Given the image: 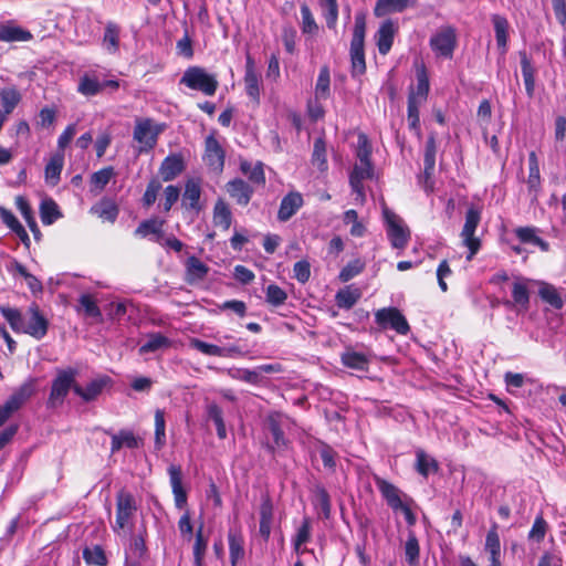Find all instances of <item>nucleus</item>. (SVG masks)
I'll list each match as a JSON object with an SVG mask.
<instances>
[{
  "instance_id": "58836bf2",
  "label": "nucleus",
  "mask_w": 566,
  "mask_h": 566,
  "mask_svg": "<svg viewBox=\"0 0 566 566\" xmlns=\"http://www.w3.org/2000/svg\"><path fill=\"white\" fill-rule=\"evenodd\" d=\"M438 470L439 463L436 459L428 455L422 449L416 451V471L420 475L428 478L430 473H436Z\"/></svg>"
},
{
  "instance_id": "f03ea898",
  "label": "nucleus",
  "mask_w": 566,
  "mask_h": 566,
  "mask_svg": "<svg viewBox=\"0 0 566 566\" xmlns=\"http://www.w3.org/2000/svg\"><path fill=\"white\" fill-rule=\"evenodd\" d=\"M365 35H366V14L358 12L355 15V25L353 30V38L350 41V62L352 75L359 76L366 72L365 62Z\"/></svg>"
},
{
  "instance_id": "6ab92c4d",
  "label": "nucleus",
  "mask_w": 566,
  "mask_h": 566,
  "mask_svg": "<svg viewBox=\"0 0 566 566\" xmlns=\"http://www.w3.org/2000/svg\"><path fill=\"white\" fill-rule=\"evenodd\" d=\"M186 168L181 154H170L160 164L159 175L164 181H171L177 178Z\"/></svg>"
},
{
  "instance_id": "e433bc0d",
  "label": "nucleus",
  "mask_w": 566,
  "mask_h": 566,
  "mask_svg": "<svg viewBox=\"0 0 566 566\" xmlns=\"http://www.w3.org/2000/svg\"><path fill=\"white\" fill-rule=\"evenodd\" d=\"M520 57L526 94L528 97H533L535 91V69L532 65V62L528 59L526 52H520Z\"/></svg>"
},
{
  "instance_id": "37998d69",
  "label": "nucleus",
  "mask_w": 566,
  "mask_h": 566,
  "mask_svg": "<svg viewBox=\"0 0 566 566\" xmlns=\"http://www.w3.org/2000/svg\"><path fill=\"white\" fill-rule=\"evenodd\" d=\"M360 297L361 292L359 289H352L350 286H346L336 293L335 301L339 308L350 310Z\"/></svg>"
},
{
  "instance_id": "864d4df0",
  "label": "nucleus",
  "mask_w": 566,
  "mask_h": 566,
  "mask_svg": "<svg viewBox=\"0 0 566 566\" xmlns=\"http://www.w3.org/2000/svg\"><path fill=\"white\" fill-rule=\"evenodd\" d=\"M40 217L43 224L50 226L55 222L61 217L56 202L52 199L42 200Z\"/></svg>"
},
{
  "instance_id": "bb28decb",
  "label": "nucleus",
  "mask_w": 566,
  "mask_h": 566,
  "mask_svg": "<svg viewBox=\"0 0 566 566\" xmlns=\"http://www.w3.org/2000/svg\"><path fill=\"white\" fill-rule=\"evenodd\" d=\"M397 31V27L391 20H386L380 24L376 33L377 48L381 55H386L394 43V38Z\"/></svg>"
},
{
  "instance_id": "412c9836",
  "label": "nucleus",
  "mask_w": 566,
  "mask_h": 566,
  "mask_svg": "<svg viewBox=\"0 0 566 566\" xmlns=\"http://www.w3.org/2000/svg\"><path fill=\"white\" fill-rule=\"evenodd\" d=\"M170 485L174 494L175 505L177 509L182 510L187 505V492L182 486V472L181 468L171 464L168 468Z\"/></svg>"
},
{
  "instance_id": "de8ad7c7",
  "label": "nucleus",
  "mask_w": 566,
  "mask_h": 566,
  "mask_svg": "<svg viewBox=\"0 0 566 566\" xmlns=\"http://www.w3.org/2000/svg\"><path fill=\"white\" fill-rule=\"evenodd\" d=\"M92 212L105 221L114 222L118 216V207L109 199H102L92 208Z\"/></svg>"
},
{
  "instance_id": "0e129e2a",
  "label": "nucleus",
  "mask_w": 566,
  "mask_h": 566,
  "mask_svg": "<svg viewBox=\"0 0 566 566\" xmlns=\"http://www.w3.org/2000/svg\"><path fill=\"white\" fill-rule=\"evenodd\" d=\"M485 551L490 556H501V542L497 532V524L494 523L485 537Z\"/></svg>"
},
{
  "instance_id": "473e14b6",
  "label": "nucleus",
  "mask_w": 566,
  "mask_h": 566,
  "mask_svg": "<svg viewBox=\"0 0 566 566\" xmlns=\"http://www.w3.org/2000/svg\"><path fill=\"white\" fill-rule=\"evenodd\" d=\"M517 239L522 243L533 244L538 247L542 251L549 250V244L537 235L538 229L535 227H518L514 230Z\"/></svg>"
},
{
  "instance_id": "4be33fe9",
  "label": "nucleus",
  "mask_w": 566,
  "mask_h": 566,
  "mask_svg": "<svg viewBox=\"0 0 566 566\" xmlns=\"http://www.w3.org/2000/svg\"><path fill=\"white\" fill-rule=\"evenodd\" d=\"M147 557V546L143 535H133L129 547L126 549L125 566H140Z\"/></svg>"
},
{
  "instance_id": "774afa93",
  "label": "nucleus",
  "mask_w": 566,
  "mask_h": 566,
  "mask_svg": "<svg viewBox=\"0 0 566 566\" xmlns=\"http://www.w3.org/2000/svg\"><path fill=\"white\" fill-rule=\"evenodd\" d=\"M528 166H530V175L527 179V185L530 188V191L537 192L541 178H539V169L537 164V158L534 151L530 154L528 157Z\"/></svg>"
},
{
  "instance_id": "cd10ccee",
  "label": "nucleus",
  "mask_w": 566,
  "mask_h": 566,
  "mask_svg": "<svg viewBox=\"0 0 566 566\" xmlns=\"http://www.w3.org/2000/svg\"><path fill=\"white\" fill-rule=\"evenodd\" d=\"M244 84L247 95L255 103H260V80L259 75L253 69V60L250 55L247 56Z\"/></svg>"
},
{
  "instance_id": "6e6d98bb",
  "label": "nucleus",
  "mask_w": 566,
  "mask_h": 566,
  "mask_svg": "<svg viewBox=\"0 0 566 566\" xmlns=\"http://www.w3.org/2000/svg\"><path fill=\"white\" fill-rule=\"evenodd\" d=\"M77 91L85 96H94L103 91V84L97 77L85 74L80 78Z\"/></svg>"
},
{
  "instance_id": "4d7b16f0",
  "label": "nucleus",
  "mask_w": 566,
  "mask_h": 566,
  "mask_svg": "<svg viewBox=\"0 0 566 566\" xmlns=\"http://www.w3.org/2000/svg\"><path fill=\"white\" fill-rule=\"evenodd\" d=\"M436 155H437L436 136L433 134H431L426 142L424 154H423V167H426L427 175H429L430 172H434Z\"/></svg>"
},
{
  "instance_id": "c756f323",
  "label": "nucleus",
  "mask_w": 566,
  "mask_h": 566,
  "mask_svg": "<svg viewBox=\"0 0 566 566\" xmlns=\"http://www.w3.org/2000/svg\"><path fill=\"white\" fill-rule=\"evenodd\" d=\"M416 6L417 0H377L374 13L376 17H382L391 12H402Z\"/></svg>"
},
{
  "instance_id": "bf43d9fd",
  "label": "nucleus",
  "mask_w": 566,
  "mask_h": 566,
  "mask_svg": "<svg viewBox=\"0 0 566 566\" xmlns=\"http://www.w3.org/2000/svg\"><path fill=\"white\" fill-rule=\"evenodd\" d=\"M321 8L324 10V18L328 29L336 28L338 20V4L337 0H318Z\"/></svg>"
},
{
  "instance_id": "72a5a7b5",
  "label": "nucleus",
  "mask_w": 566,
  "mask_h": 566,
  "mask_svg": "<svg viewBox=\"0 0 566 566\" xmlns=\"http://www.w3.org/2000/svg\"><path fill=\"white\" fill-rule=\"evenodd\" d=\"M512 297L513 303L511 301H506L504 304L506 306H512L513 304L520 306L522 310H527L530 305V291L526 284V280L517 279L513 283L512 287Z\"/></svg>"
},
{
  "instance_id": "9b49d317",
  "label": "nucleus",
  "mask_w": 566,
  "mask_h": 566,
  "mask_svg": "<svg viewBox=\"0 0 566 566\" xmlns=\"http://www.w3.org/2000/svg\"><path fill=\"white\" fill-rule=\"evenodd\" d=\"M290 418L282 412H271L264 420V429L269 431L273 438V444L270 449H283L287 446V439L284 434V428L287 426Z\"/></svg>"
},
{
  "instance_id": "c03bdc74",
  "label": "nucleus",
  "mask_w": 566,
  "mask_h": 566,
  "mask_svg": "<svg viewBox=\"0 0 566 566\" xmlns=\"http://www.w3.org/2000/svg\"><path fill=\"white\" fill-rule=\"evenodd\" d=\"M17 207L20 210L23 219L25 220L28 227L30 228L31 232L33 233L35 240H40L41 238V231L38 227V223L34 219L33 211L29 205V202L21 196L17 197L15 200Z\"/></svg>"
},
{
  "instance_id": "e2e57ef3",
  "label": "nucleus",
  "mask_w": 566,
  "mask_h": 566,
  "mask_svg": "<svg viewBox=\"0 0 566 566\" xmlns=\"http://www.w3.org/2000/svg\"><path fill=\"white\" fill-rule=\"evenodd\" d=\"M317 451L323 461L324 467L331 472H335L337 452L326 442L319 441Z\"/></svg>"
},
{
  "instance_id": "39448f33",
  "label": "nucleus",
  "mask_w": 566,
  "mask_h": 566,
  "mask_svg": "<svg viewBox=\"0 0 566 566\" xmlns=\"http://www.w3.org/2000/svg\"><path fill=\"white\" fill-rule=\"evenodd\" d=\"M481 221V211L479 208L471 206L465 213V222L461 231L463 244L469 249L467 260L471 261L481 248V240L474 235L475 230Z\"/></svg>"
},
{
  "instance_id": "2eb2a0df",
  "label": "nucleus",
  "mask_w": 566,
  "mask_h": 566,
  "mask_svg": "<svg viewBox=\"0 0 566 566\" xmlns=\"http://www.w3.org/2000/svg\"><path fill=\"white\" fill-rule=\"evenodd\" d=\"M36 382V378H29L11 394L6 401L11 410L18 411L35 394Z\"/></svg>"
},
{
  "instance_id": "a18cd8bd",
  "label": "nucleus",
  "mask_w": 566,
  "mask_h": 566,
  "mask_svg": "<svg viewBox=\"0 0 566 566\" xmlns=\"http://www.w3.org/2000/svg\"><path fill=\"white\" fill-rule=\"evenodd\" d=\"M63 155L53 156L44 169L45 181L51 186H56L63 168Z\"/></svg>"
},
{
  "instance_id": "7c9ffc66",
  "label": "nucleus",
  "mask_w": 566,
  "mask_h": 566,
  "mask_svg": "<svg viewBox=\"0 0 566 566\" xmlns=\"http://www.w3.org/2000/svg\"><path fill=\"white\" fill-rule=\"evenodd\" d=\"M0 218L2 222L29 248L30 238L24 227L19 222L15 216L8 209L0 207Z\"/></svg>"
},
{
  "instance_id": "9d476101",
  "label": "nucleus",
  "mask_w": 566,
  "mask_h": 566,
  "mask_svg": "<svg viewBox=\"0 0 566 566\" xmlns=\"http://www.w3.org/2000/svg\"><path fill=\"white\" fill-rule=\"evenodd\" d=\"M205 164L213 171L221 172L226 161V150L216 138V130H212L205 138V153L202 156Z\"/></svg>"
},
{
  "instance_id": "6e6552de",
  "label": "nucleus",
  "mask_w": 566,
  "mask_h": 566,
  "mask_svg": "<svg viewBox=\"0 0 566 566\" xmlns=\"http://www.w3.org/2000/svg\"><path fill=\"white\" fill-rule=\"evenodd\" d=\"M375 322L381 329L391 328L400 335H406L410 326L397 307H384L375 313Z\"/></svg>"
},
{
  "instance_id": "f257e3e1",
  "label": "nucleus",
  "mask_w": 566,
  "mask_h": 566,
  "mask_svg": "<svg viewBox=\"0 0 566 566\" xmlns=\"http://www.w3.org/2000/svg\"><path fill=\"white\" fill-rule=\"evenodd\" d=\"M77 375L78 370L73 367L56 369L46 400L48 408L55 409L64 403L70 390L72 389L74 391V387L77 386Z\"/></svg>"
},
{
  "instance_id": "69168bd1",
  "label": "nucleus",
  "mask_w": 566,
  "mask_h": 566,
  "mask_svg": "<svg viewBox=\"0 0 566 566\" xmlns=\"http://www.w3.org/2000/svg\"><path fill=\"white\" fill-rule=\"evenodd\" d=\"M287 298L286 292L276 284L268 285L265 290V301L273 306H281Z\"/></svg>"
},
{
  "instance_id": "f704fd0d",
  "label": "nucleus",
  "mask_w": 566,
  "mask_h": 566,
  "mask_svg": "<svg viewBox=\"0 0 566 566\" xmlns=\"http://www.w3.org/2000/svg\"><path fill=\"white\" fill-rule=\"evenodd\" d=\"M231 566H237L244 557V539L240 532L230 531L228 534Z\"/></svg>"
},
{
  "instance_id": "423d86ee",
  "label": "nucleus",
  "mask_w": 566,
  "mask_h": 566,
  "mask_svg": "<svg viewBox=\"0 0 566 566\" xmlns=\"http://www.w3.org/2000/svg\"><path fill=\"white\" fill-rule=\"evenodd\" d=\"M137 512V503L135 496L122 489L116 494V518L113 531L119 534L120 530L128 526L130 520Z\"/></svg>"
},
{
  "instance_id": "13d9d810",
  "label": "nucleus",
  "mask_w": 566,
  "mask_h": 566,
  "mask_svg": "<svg viewBox=\"0 0 566 566\" xmlns=\"http://www.w3.org/2000/svg\"><path fill=\"white\" fill-rule=\"evenodd\" d=\"M169 346V339L160 333H154L148 336V339L139 347L140 354L155 353L163 347Z\"/></svg>"
},
{
  "instance_id": "c9c22d12",
  "label": "nucleus",
  "mask_w": 566,
  "mask_h": 566,
  "mask_svg": "<svg viewBox=\"0 0 566 566\" xmlns=\"http://www.w3.org/2000/svg\"><path fill=\"white\" fill-rule=\"evenodd\" d=\"M163 224L164 221L156 218L144 220L136 228L134 234L140 238H146L149 234H154L156 237L154 240L160 243V239L163 237Z\"/></svg>"
},
{
  "instance_id": "a878e982",
  "label": "nucleus",
  "mask_w": 566,
  "mask_h": 566,
  "mask_svg": "<svg viewBox=\"0 0 566 566\" xmlns=\"http://www.w3.org/2000/svg\"><path fill=\"white\" fill-rule=\"evenodd\" d=\"M312 504L321 511L324 518H329L332 514L331 496L322 483H315L311 488Z\"/></svg>"
},
{
  "instance_id": "f8f14e48",
  "label": "nucleus",
  "mask_w": 566,
  "mask_h": 566,
  "mask_svg": "<svg viewBox=\"0 0 566 566\" xmlns=\"http://www.w3.org/2000/svg\"><path fill=\"white\" fill-rule=\"evenodd\" d=\"M457 45V34L452 27L440 29L430 39L431 49L439 55L451 57Z\"/></svg>"
},
{
  "instance_id": "8fccbe9b",
  "label": "nucleus",
  "mask_w": 566,
  "mask_h": 566,
  "mask_svg": "<svg viewBox=\"0 0 566 566\" xmlns=\"http://www.w3.org/2000/svg\"><path fill=\"white\" fill-rule=\"evenodd\" d=\"M331 74L328 66L319 69L318 77L315 85L316 99H326L331 95Z\"/></svg>"
},
{
  "instance_id": "79ce46f5",
  "label": "nucleus",
  "mask_w": 566,
  "mask_h": 566,
  "mask_svg": "<svg viewBox=\"0 0 566 566\" xmlns=\"http://www.w3.org/2000/svg\"><path fill=\"white\" fill-rule=\"evenodd\" d=\"M232 222V213L228 203L219 199L213 208V223L222 230H229Z\"/></svg>"
},
{
  "instance_id": "603ef678",
  "label": "nucleus",
  "mask_w": 566,
  "mask_h": 566,
  "mask_svg": "<svg viewBox=\"0 0 566 566\" xmlns=\"http://www.w3.org/2000/svg\"><path fill=\"white\" fill-rule=\"evenodd\" d=\"M83 558L87 565L106 566L108 563L105 551L99 545L85 547L83 549Z\"/></svg>"
},
{
  "instance_id": "680f3d73",
  "label": "nucleus",
  "mask_w": 566,
  "mask_h": 566,
  "mask_svg": "<svg viewBox=\"0 0 566 566\" xmlns=\"http://www.w3.org/2000/svg\"><path fill=\"white\" fill-rule=\"evenodd\" d=\"M301 30L304 34H316L318 32V25L314 19V15L306 3L301 6Z\"/></svg>"
},
{
  "instance_id": "4c0bfd02",
  "label": "nucleus",
  "mask_w": 566,
  "mask_h": 566,
  "mask_svg": "<svg viewBox=\"0 0 566 566\" xmlns=\"http://www.w3.org/2000/svg\"><path fill=\"white\" fill-rule=\"evenodd\" d=\"M0 313L13 332L24 334L27 315L24 316L20 310L10 306H0Z\"/></svg>"
},
{
  "instance_id": "ea45409f",
  "label": "nucleus",
  "mask_w": 566,
  "mask_h": 566,
  "mask_svg": "<svg viewBox=\"0 0 566 566\" xmlns=\"http://www.w3.org/2000/svg\"><path fill=\"white\" fill-rule=\"evenodd\" d=\"M200 195H201V189H200L199 182H197L192 179L188 180L186 182L185 192L182 196V205L187 209L199 211L200 210V205H199Z\"/></svg>"
},
{
  "instance_id": "ddd939ff",
  "label": "nucleus",
  "mask_w": 566,
  "mask_h": 566,
  "mask_svg": "<svg viewBox=\"0 0 566 566\" xmlns=\"http://www.w3.org/2000/svg\"><path fill=\"white\" fill-rule=\"evenodd\" d=\"M24 329V334H28L38 340L42 339L48 333L49 321L40 312L36 304L30 305L27 311Z\"/></svg>"
},
{
  "instance_id": "5701e85b",
  "label": "nucleus",
  "mask_w": 566,
  "mask_h": 566,
  "mask_svg": "<svg viewBox=\"0 0 566 566\" xmlns=\"http://www.w3.org/2000/svg\"><path fill=\"white\" fill-rule=\"evenodd\" d=\"M32 33L15 24L12 21L0 23V41L1 42H28L32 40Z\"/></svg>"
},
{
  "instance_id": "b1692460",
  "label": "nucleus",
  "mask_w": 566,
  "mask_h": 566,
  "mask_svg": "<svg viewBox=\"0 0 566 566\" xmlns=\"http://www.w3.org/2000/svg\"><path fill=\"white\" fill-rule=\"evenodd\" d=\"M185 268V281L190 285H196L203 281L209 272V266L195 255L187 259Z\"/></svg>"
},
{
  "instance_id": "09e8293b",
  "label": "nucleus",
  "mask_w": 566,
  "mask_h": 566,
  "mask_svg": "<svg viewBox=\"0 0 566 566\" xmlns=\"http://www.w3.org/2000/svg\"><path fill=\"white\" fill-rule=\"evenodd\" d=\"M538 295L544 302H546L547 304H549L552 307H554L556 310H560L564 305V302H563L557 289L549 283L543 282L541 284V287L538 290Z\"/></svg>"
},
{
  "instance_id": "4468645a",
  "label": "nucleus",
  "mask_w": 566,
  "mask_h": 566,
  "mask_svg": "<svg viewBox=\"0 0 566 566\" xmlns=\"http://www.w3.org/2000/svg\"><path fill=\"white\" fill-rule=\"evenodd\" d=\"M189 346L208 356L237 357L245 354V352L238 345L218 346L206 343L199 338H190Z\"/></svg>"
},
{
  "instance_id": "a211bd4d",
  "label": "nucleus",
  "mask_w": 566,
  "mask_h": 566,
  "mask_svg": "<svg viewBox=\"0 0 566 566\" xmlns=\"http://www.w3.org/2000/svg\"><path fill=\"white\" fill-rule=\"evenodd\" d=\"M303 205L304 199L300 192H289L281 200L277 211V220L281 222H286L303 207Z\"/></svg>"
},
{
  "instance_id": "49530a36",
  "label": "nucleus",
  "mask_w": 566,
  "mask_h": 566,
  "mask_svg": "<svg viewBox=\"0 0 566 566\" xmlns=\"http://www.w3.org/2000/svg\"><path fill=\"white\" fill-rule=\"evenodd\" d=\"M430 90L429 78L424 67L417 71V86L411 90L408 97H413L415 101L424 103L427 101Z\"/></svg>"
},
{
  "instance_id": "c85d7f7f",
  "label": "nucleus",
  "mask_w": 566,
  "mask_h": 566,
  "mask_svg": "<svg viewBox=\"0 0 566 566\" xmlns=\"http://www.w3.org/2000/svg\"><path fill=\"white\" fill-rule=\"evenodd\" d=\"M143 440L136 437L130 430H120L118 433L112 434L111 451L118 452L123 447L128 449H138L142 447Z\"/></svg>"
},
{
  "instance_id": "1a4fd4ad",
  "label": "nucleus",
  "mask_w": 566,
  "mask_h": 566,
  "mask_svg": "<svg viewBox=\"0 0 566 566\" xmlns=\"http://www.w3.org/2000/svg\"><path fill=\"white\" fill-rule=\"evenodd\" d=\"M371 146L366 135L360 134L357 140L356 157L357 163L355 164L350 175L358 176L360 178L371 179L374 177V166L370 160Z\"/></svg>"
},
{
  "instance_id": "7ed1b4c3",
  "label": "nucleus",
  "mask_w": 566,
  "mask_h": 566,
  "mask_svg": "<svg viewBox=\"0 0 566 566\" xmlns=\"http://www.w3.org/2000/svg\"><path fill=\"white\" fill-rule=\"evenodd\" d=\"M164 124H155L150 118L137 119L133 138L139 144L138 154L151 151L158 142L159 135L164 132Z\"/></svg>"
},
{
  "instance_id": "2f4dec72",
  "label": "nucleus",
  "mask_w": 566,
  "mask_h": 566,
  "mask_svg": "<svg viewBox=\"0 0 566 566\" xmlns=\"http://www.w3.org/2000/svg\"><path fill=\"white\" fill-rule=\"evenodd\" d=\"M108 380L109 379L107 377L94 379L85 387H82L77 384V386L74 387V394L86 402L93 401L102 394Z\"/></svg>"
},
{
  "instance_id": "20e7f679",
  "label": "nucleus",
  "mask_w": 566,
  "mask_h": 566,
  "mask_svg": "<svg viewBox=\"0 0 566 566\" xmlns=\"http://www.w3.org/2000/svg\"><path fill=\"white\" fill-rule=\"evenodd\" d=\"M180 83L208 96L214 95L219 85L216 75L209 74L200 66L188 67L181 76Z\"/></svg>"
},
{
  "instance_id": "3c124183",
  "label": "nucleus",
  "mask_w": 566,
  "mask_h": 566,
  "mask_svg": "<svg viewBox=\"0 0 566 566\" xmlns=\"http://www.w3.org/2000/svg\"><path fill=\"white\" fill-rule=\"evenodd\" d=\"M208 546V539L203 535V524L201 523L196 531L193 544V563L196 566H202Z\"/></svg>"
},
{
  "instance_id": "393cba45",
  "label": "nucleus",
  "mask_w": 566,
  "mask_h": 566,
  "mask_svg": "<svg viewBox=\"0 0 566 566\" xmlns=\"http://www.w3.org/2000/svg\"><path fill=\"white\" fill-rule=\"evenodd\" d=\"M491 21L495 33L497 49L500 54L504 56L507 52L510 23L504 15L497 13L491 15Z\"/></svg>"
},
{
  "instance_id": "dca6fc26",
  "label": "nucleus",
  "mask_w": 566,
  "mask_h": 566,
  "mask_svg": "<svg viewBox=\"0 0 566 566\" xmlns=\"http://www.w3.org/2000/svg\"><path fill=\"white\" fill-rule=\"evenodd\" d=\"M226 190L229 196L235 200L239 206L245 207L249 205L254 189L243 179L235 178L230 180L226 185Z\"/></svg>"
},
{
  "instance_id": "0eeeda50",
  "label": "nucleus",
  "mask_w": 566,
  "mask_h": 566,
  "mask_svg": "<svg viewBox=\"0 0 566 566\" xmlns=\"http://www.w3.org/2000/svg\"><path fill=\"white\" fill-rule=\"evenodd\" d=\"M384 217L387 226V235L395 249H405L410 240V230L403 221L392 211L385 209Z\"/></svg>"
},
{
  "instance_id": "f3484780",
  "label": "nucleus",
  "mask_w": 566,
  "mask_h": 566,
  "mask_svg": "<svg viewBox=\"0 0 566 566\" xmlns=\"http://www.w3.org/2000/svg\"><path fill=\"white\" fill-rule=\"evenodd\" d=\"M371 359V353L358 352L353 347H347L340 355V361L345 367L360 371L368 369Z\"/></svg>"
},
{
  "instance_id": "a19ab883",
  "label": "nucleus",
  "mask_w": 566,
  "mask_h": 566,
  "mask_svg": "<svg viewBox=\"0 0 566 566\" xmlns=\"http://www.w3.org/2000/svg\"><path fill=\"white\" fill-rule=\"evenodd\" d=\"M21 101V94L14 86L0 90L1 113L10 115Z\"/></svg>"
},
{
  "instance_id": "338daca9",
  "label": "nucleus",
  "mask_w": 566,
  "mask_h": 566,
  "mask_svg": "<svg viewBox=\"0 0 566 566\" xmlns=\"http://www.w3.org/2000/svg\"><path fill=\"white\" fill-rule=\"evenodd\" d=\"M312 161L317 165L318 169L322 171L327 168L326 144L323 138H317L314 142Z\"/></svg>"
},
{
  "instance_id": "5fc2aeb1",
  "label": "nucleus",
  "mask_w": 566,
  "mask_h": 566,
  "mask_svg": "<svg viewBox=\"0 0 566 566\" xmlns=\"http://www.w3.org/2000/svg\"><path fill=\"white\" fill-rule=\"evenodd\" d=\"M419 554L420 547L418 538L413 532H409L408 538L405 544L406 562L408 563L409 566L419 565Z\"/></svg>"
},
{
  "instance_id": "052dcab7",
  "label": "nucleus",
  "mask_w": 566,
  "mask_h": 566,
  "mask_svg": "<svg viewBox=\"0 0 566 566\" xmlns=\"http://www.w3.org/2000/svg\"><path fill=\"white\" fill-rule=\"evenodd\" d=\"M103 41L109 53H115L119 48V28L113 22H108L105 28Z\"/></svg>"
},
{
  "instance_id": "aec40b11",
  "label": "nucleus",
  "mask_w": 566,
  "mask_h": 566,
  "mask_svg": "<svg viewBox=\"0 0 566 566\" xmlns=\"http://www.w3.org/2000/svg\"><path fill=\"white\" fill-rule=\"evenodd\" d=\"M375 482L388 506H390L394 511H398L399 507H402V503H405L402 501V496L407 499L406 494H403L396 485L385 479L376 478Z\"/></svg>"
}]
</instances>
